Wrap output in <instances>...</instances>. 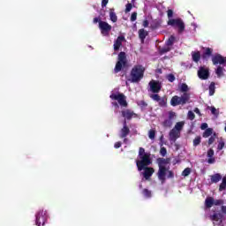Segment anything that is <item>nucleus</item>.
<instances>
[{
  "label": "nucleus",
  "instance_id": "nucleus-9",
  "mask_svg": "<svg viewBox=\"0 0 226 226\" xmlns=\"http://www.w3.org/2000/svg\"><path fill=\"white\" fill-rule=\"evenodd\" d=\"M47 210H40L35 215V223L37 226H43L47 222Z\"/></svg>",
  "mask_w": 226,
  "mask_h": 226
},
{
  "label": "nucleus",
  "instance_id": "nucleus-29",
  "mask_svg": "<svg viewBox=\"0 0 226 226\" xmlns=\"http://www.w3.org/2000/svg\"><path fill=\"white\" fill-rule=\"evenodd\" d=\"M211 135H213V128H207V130H205V132H203L202 137L204 139H207V137H211Z\"/></svg>",
  "mask_w": 226,
  "mask_h": 226
},
{
  "label": "nucleus",
  "instance_id": "nucleus-46",
  "mask_svg": "<svg viewBox=\"0 0 226 226\" xmlns=\"http://www.w3.org/2000/svg\"><path fill=\"white\" fill-rule=\"evenodd\" d=\"M223 147H225V142L220 141L218 146H217L218 151H222V149H223Z\"/></svg>",
  "mask_w": 226,
  "mask_h": 226
},
{
  "label": "nucleus",
  "instance_id": "nucleus-23",
  "mask_svg": "<svg viewBox=\"0 0 226 226\" xmlns=\"http://www.w3.org/2000/svg\"><path fill=\"white\" fill-rule=\"evenodd\" d=\"M147 34H149V33H147V31H146L144 28L139 30V38L141 40V41L146 40V36H147Z\"/></svg>",
  "mask_w": 226,
  "mask_h": 226
},
{
  "label": "nucleus",
  "instance_id": "nucleus-51",
  "mask_svg": "<svg viewBox=\"0 0 226 226\" xmlns=\"http://www.w3.org/2000/svg\"><path fill=\"white\" fill-rule=\"evenodd\" d=\"M109 4V0H102V8H105Z\"/></svg>",
  "mask_w": 226,
  "mask_h": 226
},
{
  "label": "nucleus",
  "instance_id": "nucleus-44",
  "mask_svg": "<svg viewBox=\"0 0 226 226\" xmlns=\"http://www.w3.org/2000/svg\"><path fill=\"white\" fill-rule=\"evenodd\" d=\"M160 154L162 155V156H167V148H165V147H161Z\"/></svg>",
  "mask_w": 226,
  "mask_h": 226
},
{
  "label": "nucleus",
  "instance_id": "nucleus-38",
  "mask_svg": "<svg viewBox=\"0 0 226 226\" xmlns=\"http://www.w3.org/2000/svg\"><path fill=\"white\" fill-rule=\"evenodd\" d=\"M148 137H149V139H151V140H154V137H156V131L150 130L148 132Z\"/></svg>",
  "mask_w": 226,
  "mask_h": 226
},
{
  "label": "nucleus",
  "instance_id": "nucleus-31",
  "mask_svg": "<svg viewBox=\"0 0 226 226\" xmlns=\"http://www.w3.org/2000/svg\"><path fill=\"white\" fill-rule=\"evenodd\" d=\"M142 195H144L146 199H151V197H153V194L149 189H143Z\"/></svg>",
  "mask_w": 226,
  "mask_h": 226
},
{
  "label": "nucleus",
  "instance_id": "nucleus-5",
  "mask_svg": "<svg viewBox=\"0 0 226 226\" xmlns=\"http://www.w3.org/2000/svg\"><path fill=\"white\" fill-rule=\"evenodd\" d=\"M128 67V60L126 59V53L124 51H121L118 54V60L114 68V73H119L122 72L124 68Z\"/></svg>",
  "mask_w": 226,
  "mask_h": 226
},
{
  "label": "nucleus",
  "instance_id": "nucleus-45",
  "mask_svg": "<svg viewBox=\"0 0 226 226\" xmlns=\"http://www.w3.org/2000/svg\"><path fill=\"white\" fill-rule=\"evenodd\" d=\"M132 8H133V5L132 4H127L125 5V13H129V11H132Z\"/></svg>",
  "mask_w": 226,
  "mask_h": 226
},
{
  "label": "nucleus",
  "instance_id": "nucleus-50",
  "mask_svg": "<svg viewBox=\"0 0 226 226\" xmlns=\"http://www.w3.org/2000/svg\"><path fill=\"white\" fill-rule=\"evenodd\" d=\"M210 110H211V113L214 115V116H216L217 113V110H216V108L215 107H211L210 108Z\"/></svg>",
  "mask_w": 226,
  "mask_h": 226
},
{
  "label": "nucleus",
  "instance_id": "nucleus-58",
  "mask_svg": "<svg viewBox=\"0 0 226 226\" xmlns=\"http://www.w3.org/2000/svg\"><path fill=\"white\" fill-rule=\"evenodd\" d=\"M112 105H113L114 107H117V109L119 108V104H117V102H112Z\"/></svg>",
  "mask_w": 226,
  "mask_h": 226
},
{
  "label": "nucleus",
  "instance_id": "nucleus-54",
  "mask_svg": "<svg viewBox=\"0 0 226 226\" xmlns=\"http://www.w3.org/2000/svg\"><path fill=\"white\" fill-rule=\"evenodd\" d=\"M143 27H149V21L147 19L143 21Z\"/></svg>",
  "mask_w": 226,
  "mask_h": 226
},
{
  "label": "nucleus",
  "instance_id": "nucleus-6",
  "mask_svg": "<svg viewBox=\"0 0 226 226\" xmlns=\"http://www.w3.org/2000/svg\"><path fill=\"white\" fill-rule=\"evenodd\" d=\"M167 24L173 27V29H177L178 34H183V33H185L186 26L185 21H183L181 18L169 19Z\"/></svg>",
  "mask_w": 226,
  "mask_h": 226
},
{
  "label": "nucleus",
  "instance_id": "nucleus-32",
  "mask_svg": "<svg viewBox=\"0 0 226 226\" xmlns=\"http://www.w3.org/2000/svg\"><path fill=\"white\" fill-rule=\"evenodd\" d=\"M158 102L159 107H167V97H161Z\"/></svg>",
  "mask_w": 226,
  "mask_h": 226
},
{
  "label": "nucleus",
  "instance_id": "nucleus-49",
  "mask_svg": "<svg viewBox=\"0 0 226 226\" xmlns=\"http://www.w3.org/2000/svg\"><path fill=\"white\" fill-rule=\"evenodd\" d=\"M122 145L123 144L121 143V141H117L115 143L114 147L115 149H119V147H121Z\"/></svg>",
  "mask_w": 226,
  "mask_h": 226
},
{
  "label": "nucleus",
  "instance_id": "nucleus-53",
  "mask_svg": "<svg viewBox=\"0 0 226 226\" xmlns=\"http://www.w3.org/2000/svg\"><path fill=\"white\" fill-rule=\"evenodd\" d=\"M94 24H100V22H102V19L100 18H94L93 20Z\"/></svg>",
  "mask_w": 226,
  "mask_h": 226
},
{
  "label": "nucleus",
  "instance_id": "nucleus-3",
  "mask_svg": "<svg viewBox=\"0 0 226 226\" xmlns=\"http://www.w3.org/2000/svg\"><path fill=\"white\" fill-rule=\"evenodd\" d=\"M157 163L159 167L157 176L160 181L164 183L167 179L165 176H167L168 179H174V171L169 170V169L165 167V165H169V163H170V158H158Z\"/></svg>",
  "mask_w": 226,
  "mask_h": 226
},
{
  "label": "nucleus",
  "instance_id": "nucleus-48",
  "mask_svg": "<svg viewBox=\"0 0 226 226\" xmlns=\"http://www.w3.org/2000/svg\"><path fill=\"white\" fill-rule=\"evenodd\" d=\"M214 143H215V136H211L208 139V146H211V144H214Z\"/></svg>",
  "mask_w": 226,
  "mask_h": 226
},
{
  "label": "nucleus",
  "instance_id": "nucleus-13",
  "mask_svg": "<svg viewBox=\"0 0 226 226\" xmlns=\"http://www.w3.org/2000/svg\"><path fill=\"white\" fill-rule=\"evenodd\" d=\"M198 77L201 80H207L209 79V70L206 69L205 67H200L198 71Z\"/></svg>",
  "mask_w": 226,
  "mask_h": 226
},
{
  "label": "nucleus",
  "instance_id": "nucleus-28",
  "mask_svg": "<svg viewBox=\"0 0 226 226\" xmlns=\"http://www.w3.org/2000/svg\"><path fill=\"white\" fill-rule=\"evenodd\" d=\"M185 126V122H177L175 124V127L173 130H177V132H179L181 133V130H183V127Z\"/></svg>",
  "mask_w": 226,
  "mask_h": 226
},
{
  "label": "nucleus",
  "instance_id": "nucleus-21",
  "mask_svg": "<svg viewBox=\"0 0 226 226\" xmlns=\"http://www.w3.org/2000/svg\"><path fill=\"white\" fill-rule=\"evenodd\" d=\"M215 206V198L213 197H207L205 200V207L207 209H211L212 207Z\"/></svg>",
  "mask_w": 226,
  "mask_h": 226
},
{
  "label": "nucleus",
  "instance_id": "nucleus-55",
  "mask_svg": "<svg viewBox=\"0 0 226 226\" xmlns=\"http://www.w3.org/2000/svg\"><path fill=\"white\" fill-rule=\"evenodd\" d=\"M174 116H176L175 112H170V116H169V119H170V121H172V119H174Z\"/></svg>",
  "mask_w": 226,
  "mask_h": 226
},
{
  "label": "nucleus",
  "instance_id": "nucleus-4",
  "mask_svg": "<svg viewBox=\"0 0 226 226\" xmlns=\"http://www.w3.org/2000/svg\"><path fill=\"white\" fill-rule=\"evenodd\" d=\"M144 72H146V68H144V66L140 64L134 65L131 70L130 82L132 84H139V82L144 79Z\"/></svg>",
  "mask_w": 226,
  "mask_h": 226
},
{
  "label": "nucleus",
  "instance_id": "nucleus-14",
  "mask_svg": "<svg viewBox=\"0 0 226 226\" xmlns=\"http://www.w3.org/2000/svg\"><path fill=\"white\" fill-rule=\"evenodd\" d=\"M124 126L120 130V139H124L130 135V127H128V124H126V120L123 123Z\"/></svg>",
  "mask_w": 226,
  "mask_h": 226
},
{
  "label": "nucleus",
  "instance_id": "nucleus-19",
  "mask_svg": "<svg viewBox=\"0 0 226 226\" xmlns=\"http://www.w3.org/2000/svg\"><path fill=\"white\" fill-rule=\"evenodd\" d=\"M122 116L125 118V119H132V117H133L135 116V112L132 111L131 109H124L122 110Z\"/></svg>",
  "mask_w": 226,
  "mask_h": 226
},
{
  "label": "nucleus",
  "instance_id": "nucleus-16",
  "mask_svg": "<svg viewBox=\"0 0 226 226\" xmlns=\"http://www.w3.org/2000/svg\"><path fill=\"white\" fill-rule=\"evenodd\" d=\"M181 135V132L176 129H172L170 132V140L171 142H176V140H177V139H179Z\"/></svg>",
  "mask_w": 226,
  "mask_h": 226
},
{
  "label": "nucleus",
  "instance_id": "nucleus-43",
  "mask_svg": "<svg viewBox=\"0 0 226 226\" xmlns=\"http://www.w3.org/2000/svg\"><path fill=\"white\" fill-rule=\"evenodd\" d=\"M150 98H152V100H154V102H159V100L162 98L160 97V95L158 94H154L150 96Z\"/></svg>",
  "mask_w": 226,
  "mask_h": 226
},
{
  "label": "nucleus",
  "instance_id": "nucleus-10",
  "mask_svg": "<svg viewBox=\"0 0 226 226\" xmlns=\"http://www.w3.org/2000/svg\"><path fill=\"white\" fill-rule=\"evenodd\" d=\"M99 29L102 36H109V33L112 31V26L106 21H100Z\"/></svg>",
  "mask_w": 226,
  "mask_h": 226
},
{
  "label": "nucleus",
  "instance_id": "nucleus-39",
  "mask_svg": "<svg viewBox=\"0 0 226 226\" xmlns=\"http://www.w3.org/2000/svg\"><path fill=\"white\" fill-rule=\"evenodd\" d=\"M187 117L190 119V121H193V119H195V113H193L192 110H189L187 113Z\"/></svg>",
  "mask_w": 226,
  "mask_h": 226
},
{
  "label": "nucleus",
  "instance_id": "nucleus-18",
  "mask_svg": "<svg viewBox=\"0 0 226 226\" xmlns=\"http://www.w3.org/2000/svg\"><path fill=\"white\" fill-rule=\"evenodd\" d=\"M203 53L201 55L202 59H209L213 56V49L211 48H203Z\"/></svg>",
  "mask_w": 226,
  "mask_h": 226
},
{
  "label": "nucleus",
  "instance_id": "nucleus-62",
  "mask_svg": "<svg viewBox=\"0 0 226 226\" xmlns=\"http://www.w3.org/2000/svg\"><path fill=\"white\" fill-rule=\"evenodd\" d=\"M139 188H142V185H139Z\"/></svg>",
  "mask_w": 226,
  "mask_h": 226
},
{
  "label": "nucleus",
  "instance_id": "nucleus-8",
  "mask_svg": "<svg viewBox=\"0 0 226 226\" xmlns=\"http://www.w3.org/2000/svg\"><path fill=\"white\" fill-rule=\"evenodd\" d=\"M110 100L118 102L120 107H128V102H126V95L123 93H113L109 95Z\"/></svg>",
  "mask_w": 226,
  "mask_h": 226
},
{
  "label": "nucleus",
  "instance_id": "nucleus-1",
  "mask_svg": "<svg viewBox=\"0 0 226 226\" xmlns=\"http://www.w3.org/2000/svg\"><path fill=\"white\" fill-rule=\"evenodd\" d=\"M139 160L136 161V167L139 172H143V177H145L146 181H149L153 174H154V169L149 167L153 162L151 161V154L146 153V149L144 147H139Z\"/></svg>",
  "mask_w": 226,
  "mask_h": 226
},
{
  "label": "nucleus",
  "instance_id": "nucleus-11",
  "mask_svg": "<svg viewBox=\"0 0 226 226\" xmlns=\"http://www.w3.org/2000/svg\"><path fill=\"white\" fill-rule=\"evenodd\" d=\"M213 64H222V66H226V56H223L220 54H215L212 56Z\"/></svg>",
  "mask_w": 226,
  "mask_h": 226
},
{
  "label": "nucleus",
  "instance_id": "nucleus-40",
  "mask_svg": "<svg viewBox=\"0 0 226 226\" xmlns=\"http://www.w3.org/2000/svg\"><path fill=\"white\" fill-rule=\"evenodd\" d=\"M167 80H169V82H174V80H176V76H174V74L170 73L166 76Z\"/></svg>",
  "mask_w": 226,
  "mask_h": 226
},
{
  "label": "nucleus",
  "instance_id": "nucleus-59",
  "mask_svg": "<svg viewBox=\"0 0 226 226\" xmlns=\"http://www.w3.org/2000/svg\"><path fill=\"white\" fill-rule=\"evenodd\" d=\"M124 144H126V142H128V139L124 138Z\"/></svg>",
  "mask_w": 226,
  "mask_h": 226
},
{
  "label": "nucleus",
  "instance_id": "nucleus-25",
  "mask_svg": "<svg viewBox=\"0 0 226 226\" xmlns=\"http://www.w3.org/2000/svg\"><path fill=\"white\" fill-rule=\"evenodd\" d=\"M109 18L111 22H117V15L115 13L114 9L109 10Z\"/></svg>",
  "mask_w": 226,
  "mask_h": 226
},
{
  "label": "nucleus",
  "instance_id": "nucleus-27",
  "mask_svg": "<svg viewBox=\"0 0 226 226\" xmlns=\"http://www.w3.org/2000/svg\"><path fill=\"white\" fill-rule=\"evenodd\" d=\"M223 70H225L223 67L221 65L217 66V69L215 70V73L218 77V79L223 77Z\"/></svg>",
  "mask_w": 226,
  "mask_h": 226
},
{
  "label": "nucleus",
  "instance_id": "nucleus-47",
  "mask_svg": "<svg viewBox=\"0 0 226 226\" xmlns=\"http://www.w3.org/2000/svg\"><path fill=\"white\" fill-rule=\"evenodd\" d=\"M137 20V12H132L131 15V22H135Z\"/></svg>",
  "mask_w": 226,
  "mask_h": 226
},
{
  "label": "nucleus",
  "instance_id": "nucleus-61",
  "mask_svg": "<svg viewBox=\"0 0 226 226\" xmlns=\"http://www.w3.org/2000/svg\"><path fill=\"white\" fill-rule=\"evenodd\" d=\"M158 73H162V69H158Z\"/></svg>",
  "mask_w": 226,
  "mask_h": 226
},
{
  "label": "nucleus",
  "instance_id": "nucleus-24",
  "mask_svg": "<svg viewBox=\"0 0 226 226\" xmlns=\"http://www.w3.org/2000/svg\"><path fill=\"white\" fill-rule=\"evenodd\" d=\"M192 57L194 63H199L200 61V51H192Z\"/></svg>",
  "mask_w": 226,
  "mask_h": 226
},
{
  "label": "nucleus",
  "instance_id": "nucleus-12",
  "mask_svg": "<svg viewBox=\"0 0 226 226\" xmlns=\"http://www.w3.org/2000/svg\"><path fill=\"white\" fill-rule=\"evenodd\" d=\"M148 85L150 86V91H152V93L162 91V83H160V81L152 79Z\"/></svg>",
  "mask_w": 226,
  "mask_h": 226
},
{
  "label": "nucleus",
  "instance_id": "nucleus-26",
  "mask_svg": "<svg viewBox=\"0 0 226 226\" xmlns=\"http://www.w3.org/2000/svg\"><path fill=\"white\" fill-rule=\"evenodd\" d=\"M174 41H176V37L174 35H170L166 41L167 47H172L174 45Z\"/></svg>",
  "mask_w": 226,
  "mask_h": 226
},
{
  "label": "nucleus",
  "instance_id": "nucleus-2",
  "mask_svg": "<svg viewBox=\"0 0 226 226\" xmlns=\"http://www.w3.org/2000/svg\"><path fill=\"white\" fill-rule=\"evenodd\" d=\"M178 91L183 93L181 96L174 95L170 100V105L172 107H177V105H186V103H190L191 95L188 91H190V87L186 83H182L178 87Z\"/></svg>",
  "mask_w": 226,
  "mask_h": 226
},
{
  "label": "nucleus",
  "instance_id": "nucleus-30",
  "mask_svg": "<svg viewBox=\"0 0 226 226\" xmlns=\"http://www.w3.org/2000/svg\"><path fill=\"white\" fill-rule=\"evenodd\" d=\"M208 89H209V96H213V94H215V91L216 89L215 82L210 83Z\"/></svg>",
  "mask_w": 226,
  "mask_h": 226
},
{
  "label": "nucleus",
  "instance_id": "nucleus-33",
  "mask_svg": "<svg viewBox=\"0 0 226 226\" xmlns=\"http://www.w3.org/2000/svg\"><path fill=\"white\" fill-rule=\"evenodd\" d=\"M162 126L164 128H170L172 126V120L170 119H166L162 122Z\"/></svg>",
  "mask_w": 226,
  "mask_h": 226
},
{
  "label": "nucleus",
  "instance_id": "nucleus-60",
  "mask_svg": "<svg viewBox=\"0 0 226 226\" xmlns=\"http://www.w3.org/2000/svg\"><path fill=\"white\" fill-rule=\"evenodd\" d=\"M176 163H179V160H175L174 161V165H176Z\"/></svg>",
  "mask_w": 226,
  "mask_h": 226
},
{
  "label": "nucleus",
  "instance_id": "nucleus-41",
  "mask_svg": "<svg viewBox=\"0 0 226 226\" xmlns=\"http://www.w3.org/2000/svg\"><path fill=\"white\" fill-rule=\"evenodd\" d=\"M223 204H225L223 200H215L214 199V206H223Z\"/></svg>",
  "mask_w": 226,
  "mask_h": 226
},
{
  "label": "nucleus",
  "instance_id": "nucleus-34",
  "mask_svg": "<svg viewBox=\"0 0 226 226\" xmlns=\"http://www.w3.org/2000/svg\"><path fill=\"white\" fill-rule=\"evenodd\" d=\"M225 188H226V177H224L222 178V182L219 185V192H223V190H225Z\"/></svg>",
  "mask_w": 226,
  "mask_h": 226
},
{
  "label": "nucleus",
  "instance_id": "nucleus-7",
  "mask_svg": "<svg viewBox=\"0 0 226 226\" xmlns=\"http://www.w3.org/2000/svg\"><path fill=\"white\" fill-rule=\"evenodd\" d=\"M222 213H215L214 215H210V220L214 222V225H222L223 222V218H225L226 215V206L221 207Z\"/></svg>",
  "mask_w": 226,
  "mask_h": 226
},
{
  "label": "nucleus",
  "instance_id": "nucleus-35",
  "mask_svg": "<svg viewBox=\"0 0 226 226\" xmlns=\"http://www.w3.org/2000/svg\"><path fill=\"white\" fill-rule=\"evenodd\" d=\"M171 49L167 46V47H164V48H162L159 52L161 54V56H163V54H167V52H170Z\"/></svg>",
  "mask_w": 226,
  "mask_h": 226
},
{
  "label": "nucleus",
  "instance_id": "nucleus-17",
  "mask_svg": "<svg viewBox=\"0 0 226 226\" xmlns=\"http://www.w3.org/2000/svg\"><path fill=\"white\" fill-rule=\"evenodd\" d=\"M207 156L208 158L207 163H209L210 165L216 162V159H215V157H214L215 150H213V148H210L207 150Z\"/></svg>",
  "mask_w": 226,
  "mask_h": 226
},
{
  "label": "nucleus",
  "instance_id": "nucleus-20",
  "mask_svg": "<svg viewBox=\"0 0 226 226\" xmlns=\"http://www.w3.org/2000/svg\"><path fill=\"white\" fill-rule=\"evenodd\" d=\"M159 27H162V19H154L150 24V28L152 29V31H154Z\"/></svg>",
  "mask_w": 226,
  "mask_h": 226
},
{
  "label": "nucleus",
  "instance_id": "nucleus-15",
  "mask_svg": "<svg viewBox=\"0 0 226 226\" xmlns=\"http://www.w3.org/2000/svg\"><path fill=\"white\" fill-rule=\"evenodd\" d=\"M124 40H125L124 36H123V35H120L117 38V40L114 41V45H113L115 52H117V50H119V49H121Z\"/></svg>",
  "mask_w": 226,
  "mask_h": 226
},
{
  "label": "nucleus",
  "instance_id": "nucleus-37",
  "mask_svg": "<svg viewBox=\"0 0 226 226\" xmlns=\"http://www.w3.org/2000/svg\"><path fill=\"white\" fill-rule=\"evenodd\" d=\"M189 174H192V169L190 168H185L182 172V176H184V177H188Z\"/></svg>",
  "mask_w": 226,
  "mask_h": 226
},
{
  "label": "nucleus",
  "instance_id": "nucleus-56",
  "mask_svg": "<svg viewBox=\"0 0 226 226\" xmlns=\"http://www.w3.org/2000/svg\"><path fill=\"white\" fill-rule=\"evenodd\" d=\"M194 112H195L196 114L201 116V114H200V109H199V108H195V109H194Z\"/></svg>",
  "mask_w": 226,
  "mask_h": 226
},
{
  "label": "nucleus",
  "instance_id": "nucleus-42",
  "mask_svg": "<svg viewBox=\"0 0 226 226\" xmlns=\"http://www.w3.org/2000/svg\"><path fill=\"white\" fill-rule=\"evenodd\" d=\"M167 15H168L169 20L172 19V17H174V11H172V9H169L167 11Z\"/></svg>",
  "mask_w": 226,
  "mask_h": 226
},
{
  "label": "nucleus",
  "instance_id": "nucleus-36",
  "mask_svg": "<svg viewBox=\"0 0 226 226\" xmlns=\"http://www.w3.org/2000/svg\"><path fill=\"white\" fill-rule=\"evenodd\" d=\"M201 140H202V138H200V136L196 137L193 139V146H194V147H197V146L200 145Z\"/></svg>",
  "mask_w": 226,
  "mask_h": 226
},
{
  "label": "nucleus",
  "instance_id": "nucleus-22",
  "mask_svg": "<svg viewBox=\"0 0 226 226\" xmlns=\"http://www.w3.org/2000/svg\"><path fill=\"white\" fill-rule=\"evenodd\" d=\"M210 180H211V183H220V181H222V174L220 173H215L212 176H210Z\"/></svg>",
  "mask_w": 226,
  "mask_h": 226
},
{
  "label": "nucleus",
  "instance_id": "nucleus-52",
  "mask_svg": "<svg viewBox=\"0 0 226 226\" xmlns=\"http://www.w3.org/2000/svg\"><path fill=\"white\" fill-rule=\"evenodd\" d=\"M207 123H203V124H201V125H200V129L201 130H207Z\"/></svg>",
  "mask_w": 226,
  "mask_h": 226
},
{
  "label": "nucleus",
  "instance_id": "nucleus-57",
  "mask_svg": "<svg viewBox=\"0 0 226 226\" xmlns=\"http://www.w3.org/2000/svg\"><path fill=\"white\" fill-rule=\"evenodd\" d=\"M140 105H142L143 107H147V102H144V101H141V102H140Z\"/></svg>",
  "mask_w": 226,
  "mask_h": 226
}]
</instances>
